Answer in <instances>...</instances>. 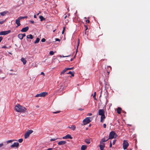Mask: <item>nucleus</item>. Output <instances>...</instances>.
I'll return each instance as SVG.
<instances>
[{"label": "nucleus", "instance_id": "1", "mask_svg": "<svg viewBox=\"0 0 150 150\" xmlns=\"http://www.w3.org/2000/svg\"><path fill=\"white\" fill-rule=\"evenodd\" d=\"M15 109L18 112H23L26 111V109L23 106L19 104H17L15 107Z\"/></svg>", "mask_w": 150, "mask_h": 150}, {"label": "nucleus", "instance_id": "2", "mask_svg": "<svg viewBox=\"0 0 150 150\" xmlns=\"http://www.w3.org/2000/svg\"><path fill=\"white\" fill-rule=\"evenodd\" d=\"M98 115L101 116L100 117V122H103L105 118V111L103 109H100L98 111Z\"/></svg>", "mask_w": 150, "mask_h": 150}, {"label": "nucleus", "instance_id": "3", "mask_svg": "<svg viewBox=\"0 0 150 150\" xmlns=\"http://www.w3.org/2000/svg\"><path fill=\"white\" fill-rule=\"evenodd\" d=\"M27 18V16H20L18 17L16 21V23L17 24L18 26L20 25V20H21L22 19H23L25 18Z\"/></svg>", "mask_w": 150, "mask_h": 150}, {"label": "nucleus", "instance_id": "4", "mask_svg": "<svg viewBox=\"0 0 150 150\" xmlns=\"http://www.w3.org/2000/svg\"><path fill=\"white\" fill-rule=\"evenodd\" d=\"M129 145V144L127 140H124L123 143V147L124 150L126 149Z\"/></svg>", "mask_w": 150, "mask_h": 150}, {"label": "nucleus", "instance_id": "5", "mask_svg": "<svg viewBox=\"0 0 150 150\" xmlns=\"http://www.w3.org/2000/svg\"><path fill=\"white\" fill-rule=\"evenodd\" d=\"M48 94V93L46 92H44L41 93H40L37 94L35 96V97H44Z\"/></svg>", "mask_w": 150, "mask_h": 150}, {"label": "nucleus", "instance_id": "6", "mask_svg": "<svg viewBox=\"0 0 150 150\" xmlns=\"http://www.w3.org/2000/svg\"><path fill=\"white\" fill-rule=\"evenodd\" d=\"M90 117H86L83 121V123L84 125H86L88 123H89L91 122L90 120Z\"/></svg>", "mask_w": 150, "mask_h": 150}, {"label": "nucleus", "instance_id": "7", "mask_svg": "<svg viewBox=\"0 0 150 150\" xmlns=\"http://www.w3.org/2000/svg\"><path fill=\"white\" fill-rule=\"evenodd\" d=\"M116 135V133L113 131L111 132L109 134V139H112L114 138L115 135Z\"/></svg>", "mask_w": 150, "mask_h": 150}, {"label": "nucleus", "instance_id": "8", "mask_svg": "<svg viewBox=\"0 0 150 150\" xmlns=\"http://www.w3.org/2000/svg\"><path fill=\"white\" fill-rule=\"evenodd\" d=\"M10 30L2 31L0 32V35H5L8 34L11 32Z\"/></svg>", "mask_w": 150, "mask_h": 150}, {"label": "nucleus", "instance_id": "9", "mask_svg": "<svg viewBox=\"0 0 150 150\" xmlns=\"http://www.w3.org/2000/svg\"><path fill=\"white\" fill-rule=\"evenodd\" d=\"M100 148V150H103L105 147V144L103 142L101 141L100 142V144L99 145Z\"/></svg>", "mask_w": 150, "mask_h": 150}, {"label": "nucleus", "instance_id": "10", "mask_svg": "<svg viewBox=\"0 0 150 150\" xmlns=\"http://www.w3.org/2000/svg\"><path fill=\"white\" fill-rule=\"evenodd\" d=\"M62 138L64 139H72V137H71V135L69 134H67L66 136L63 137Z\"/></svg>", "mask_w": 150, "mask_h": 150}, {"label": "nucleus", "instance_id": "11", "mask_svg": "<svg viewBox=\"0 0 150 150\" xmlns=\"http://www.w3.org/2000/svg\"><path fill=\"white\" fill-rule=\"evenodd\" d=\"M67 143V142L65 141H62L59 142L58 144L59 145H63Z\"/></svg>", "mask_w": 150, "mask_h": 150}, {"label": "nucleus", "instance_id": "12", "mask_svg": "<svg viewBox=\"0 0 150 150\" xmlns=\"http://www.w3.org/2000/svg\"><path fill=\"white\" fill-rule=\"evenodd\" d=\"M19 146V143L18 142H15L13 144L11 145V148H13L14 147H18Z\"/></svg>", "mask_w": 150, "mask_h": 150}, {"label": "nucleus", "instance_id": "13", "mask_svg": "<svg viewBox=\"0 0 150 150\" xmlns=\"http://www.w3.org/2000/svg\"><path fill=\"white\" fill-rule=\"evenodd\" d=\"M68 128L71 129L73 130L74 131L76 129V127L75 125H73L71 127L69 126L68 127Z\"/></svg>", "mask_w": 150, "mask_h": 150}, {"label": "nucleus", "instance_id": "14", "mask_svg": "<svg viewBox=\"0 0 150 150\" xmlns=\"http://www.w3.org/2000/svg\"><path fill=\"white\" fill-rule=\"evenodd\" d=\"M28 30V26L23 28L21 30V31L23 32H25Z\"/></svg>", "mask_w": 150, "mask_h": 150}, {"label": "nucleus", "instance_id": "15", "mask_svg": "<svg viewBox=\"0 0 150 150\" xmlns=\"http://www.w3.org/2000/svg\"><path fill=\"white\" fill-rule=\"evenodd\" d=\"M122 110V109L120 107H118L117 108V112L118 114H120L121 112V110Z\"/></svg>", "mask_w": 150, "mask_h": 150}, {"label": "nucleus", "instance_id": "16", "mask_svg": "<svg viewBox=\"0 0 150 150\" xmlns=\"http://www.w3.org/2000/svg\"><path fill=\"white\" fill-rule=\"evenodd\" d=\"M87 146L85 145H83L81 147V150H85L87 148Z\"/></svg>", "mask_w": 150, "mask_h": 150}, {"label": "nucleus", "instance_id": "17", "mask_svg": "<svg viewBox=\"0 0 150 150\" xmlns=\"http://www.w3.org/2000/svg\"><path fill=\"white\" fill-rule=\"evenodd\" d=\"M21 60L23 62L24 64H26L27 61L25 58H21Z\"/></svg>", "mask_w": 150, "mask_h": 150}, {"label": "nucleus", "instance_id": "18", "mask_svg": "<svg viewBox=\"0 0 150 150\" xmlns=\"http://www.w3.org/2000/svg\"><path fill=\"white\" fill-rule=\"evenodd\" d=\"M109 139V138H108V139H106V137H104L103 138H102L100 141L104 142H107V141H108V140Z\"/></svg>", "mask_w": 150, "mask_h": 150}, {"label": "nucleus", "instance_id": "19", "mask_svg": "<svg viewBox=\"0 0 150 150\" xmlns=\"http://www.w3.org/2000/svg\"><path fill=\"white\" fill-rule=\"evenodd\" d=\"M24 138L27 139L28 138V131H27L24 134Z\"/></svg>", "mask_w": 150, "mask_h": 150}, {"label": "nucleus", "instance_id": "20", "mask_svg": "<svg viewBox=\"0 0 150 150\" xmlns=\"http://www.w3.org/2000/svg\"><path fill=\"white\" fill-rule=\"evenodd\" d=\"M8 13L7 11H4L0 13V14L2 16H4L6 14Z\"/></svg>", "mask_w": 150, "mask_h": 150}, {"label": "nucleus", "instance_id": "21", "mask_svg": "<svg viewBox=\"0 0 150 150\" xmlns=\"http://www.w3.org/2000/svg\"><path fill=\"white\" fill-rule=\"evenodd\" d=\"M85 142L87 144H89L91 142L90 140L88 139H85Z\"/></svg>", "mask_w": 150, "mask_h": 150}, {"label": "nucleus", "instance_id": "22", "mask_svg": "<svg viewBox=\"0 0 150 150\" xmlns=\"http://www.w3.org/2000/svg\"><path fill=\"white\" fill-rule=\"evenodd\" d=\"M18 37L21 40L23 39V37L22 34H19L18 35Z\"/></svg>", "mask_w": 150, "mask_h": 150}, {"label": "nucleus", "instance_id": "23", "mask_svg": "<svg viewBox=\"0 0 150 150\" xmlns=\"http://www.w3.org/2000/svg\"><path fill=\"white\" fill-rule=\"evenodd\" d=\"M67 74H70L71 75V76H74V72H71L69 71V72L67 73Z\"/></svg>", "mask_w": 150, "mask_h": 150}, {"label": "nucleus", "instance_id": "24", "mask_svg": "<svg viewBox=\"0 0 150 150\" xmlns=\"http://www.w3.org/2000/svg\"><path fill=\"white\" fill-rule=\"evenodd\" d=\"M67 70L66 69V68H65L62 71L61 73V75L62 74H63L65 73L66 71Z\"/></svg>", "mask_w": 150, "mask_h": 150}, {"label": "nucleus", "instance_id": "25", "mask_svg": "<svg viewBox=\"0 0 150 150\" xmlns=\"http://www.w3.org/2000/svg\"><path fill=\"white\" fill-rule=\"evenodd\" d=\"M40 40V39L38 38H37L35 41L34 42V43L36 44L38 43L39 42Z\"/></svg>", "mask_w": 150, "mask_h": 150}, {"label": "nucleus", "instance_id": "26", "mask_svg": "<svg viewBox=\"0 0 150 150\" xmlns=\"http://www.w3.org/2000/svg\"><path fill=\"white\" fill-rule=\"evenodd\" d=\"M39 18L40 20V21H42L43 20L45 19L44 18L41 16H39Z\"/></svg>", "mask_w": 150, "mask_h": 150}, {"label": "nucleus", "instance_id": "27", "mask_svg": "<svg viewBox=\"0 0 150 150\" xmlns=\"http://www.w3.org/2000/svg\"><path fill=\"white\" fill-rule=\"evenodd\" d=\"M107 68H108V70L109 71H111L112 68L110 66H108Z\"/></svg>", "mask_w": 150, "mask_h": 150}, {"label": "nucleus", "instance_id": "28", "mask_svg": "<svg viewBox=\"0 0 150 150\" xmlns=\"http://www.w3.org/2000/svg\"><path fill=\"white\" fill-rule=\"evenodd\" d=\"M10 46L7 47L6 46H4L2 47V48H10Z\"/></svg>", "mask_w": 150, "mask_h": 150}, {"label": "nucleus", "instance_id": "29", "mask_svg": "<svg viewBox=\"0 0 150 150\" xmlns=\"http://www.w3.org/2000/svg\"><path fill=\"white\" fill-rule=\"evenodd\" d=\"M54 54V52L53 51H50V55H52Z\"/></svg>", "mask_w": 150, "mask_h": 150}, {"label": "nucleus", "instance_id": "30", "mask_svg": "<svg viewBox=\"0 0 150 150\" xmlns=\"http://www.w3.org/2000/svg\"><path fill=\"white\" fill-rule=\"evenodd\" d=\"M33 132V131L32 130H29V135Z\"/></svg>", "mask_w": 150, "mask_h": 150}, {"label": "nucleus", "instance_id": "31", "mask_svg": "<svg viewBox=\"0 0 150 150\" xmlns=\"http://www.w3.org/2000/svg\"><path fill=\"white\" fill-rule=\"evenodd\" d=\"M29 38H30L31 39H32L33 38V36L31 35L30 34V35H29Z\"/></svg>", "mask_w": 150, "mask_h": 150}, {"label": "nucleus", "instance_id": "32", "mask_svg": "<svg viewBox=\"0 0 150 150\" xmlns=\"http://www.w3.org/2000/svg\"><path fill=\"white\" fill-rule=\"evenodd\" d=\"M96 92H95L94 93V95L93 96V98H94V99L95 100H96Z\"/></svg>", "mask_w": 150, "mask_h": 150}, {"label": "nucleus", "instance_id": "33", "mask_svg": "<svg viewBox=\"0 0 150 150\" xmlns=\"http://www.w3.org/2000/svg\"><path fill=\"white\" fill-rule=\"evenodd\" d=\"M23 141V139H20L18 140V142L20 143L22 142Z\"/></svg>", "mask_w": 150, "mask_h": 150}, {"label": "nucleus", "instance_id": "34", "mask_svg": "<svg viewBox=\"0 0 150 150\" xmlns=\"http://www.w3.org/2000/svg\"><path fill=\"white\" fill-rule=\"evenodd\" d=\"M57 139H58L57 138H54L52 139H50V140L51 141H54L56 140H57Z\"/></svg>", "mask_w": 150, "mask_h": 150}, {"label": "nucleus", "instance_id": "35", "mask_svg": "<svg viewBox=\"0 0 150 150\" xmlns=\"http://www.w3.org/2000/svg\"><path fill=\"white\" fill-rule=\"evenodd\" d=\"M65 27H64V26L63 27V30L62 32V34H64V32L65 31Z\"/></svg>", "mask_w": 150, "mask_h": 150}, {"label": "nucleus", "instance_id": "36", "mask_svg": "<svg viewBox=\"0 0 150 150\" xmlns=\"http://www.w3.org/2000/svg\"><path fill=\"white\" fill-rule=\"evenodd\" d=\"M74 69V67H71V68H66V69H67V70H72L73 69Z\"/></svg>", "mask_w": 150, "mask_h": 150}, {"label": "nucleus", "instance_id": "37", "mask_svg": "<svg viewBox=\"0 0 150 150\" xmlns=\"http://www.w3.org/2000/svg\"><path fill=\"white\" fill-rule=\"evenodd\" d=\"M70 54H69V55H67V56H62L61 55H60V57H70Z\"/></svg>", "mask_w": 150, "mask_h": 150}, {"label": "nucleus", "instance_id": "38", "mask_svg": "<svg viewBox=\"0 0 150 150\" xmlns=\"http://www.w3.org/2000/svg\"><path fill=\"white\" fill-rule=\"evenodd\" d=\"M60 112H61L60 111H56V112H53V113H54V114H57V113H59Z\"/></svg>", "mask_w": 150, "mask_h": 150}, {"label": "nucleus", "instance_id": "39", "mask_svg": "<svg viewBox=\"0 0 150 150\" xmlns=\"http://www.w3.org/2000/svg\"><path fill=\"white\" fill-rule=\"evenodd\" d=\"M14 141V140H8L6 142L7 143H9L10 142H12Z\"/></svg>", "mask_w": 150, "mask_h": 150}, {"label": "nucleus", "instance_id": "40", "mask_svg": "<svg viewBox=\"0 0 150 150\" xmlns=\"http://www.w3.org/2000/svg\"><path fill=\"white\" fill-rule=\"evenodd\" d=\"M45 41H46V40L44 38H43L41 40V42H45Z\"/></svg>", "mask_w": 150, "mask_h": 150}, {"label": "nucleus", "instance_id": "41", "mask_svg": "<svg viewBox=\"0 0 150 150\" xmlns=\"http://www.w3.org/2000/svg\"><path fill=\"white\" fill-rule=\"evenodd\" d=\"M79 39H78V45H77V49H76V53L77 52V49H78V47L79 45Z\"/></svg>", "mask_w": 150, "mask_h": 150}, {"label": "nucleus", "instance_id": "42", "mask_svg": "<svg viewBox=\"0 0 150 150\" xmlns=\"http://www.w3.org/2000/svg\"><path fill=\"white\" fill-rule=\"evenodd\" d=\"M4 146L3 143H0V148Z\"/></svg>", "mask_w": 150, "mask_h": 150}, {"label": "nucleus", "instance_id": "43", "mask_svg": "<svg viewBox=\"0 0 150 150\" xmlns=\"http://www.w3.org/2000/svg\"><path fill=\"white\" fill-rule=\"evenodd\" d=\"M86 23H90V21L89 20H87L86 21Z\"/></svg>", "mask_w": 150, "mask_h": 150}, {"label": "nucleus", "instance_id": "44", "mask_svg": "<svg viewBox=\"0 0 150 150\" xmlns=\"http://www.w3.org/2000/svg\"><path fill=\"white\" fill-rule=\"evenodd\" d=\"M116 140H113V145H114V144H115V142H116Z\"/></svg>", "mask_w": 150, "mask_h": 150}, {"label": "nucleus", "instance_id": "45", "mask_svg": "<svg viewBox=\"0 0 150 150\" xmlns=\"http://www.w3.org/2000/svg\"><path fill=\"white\" fill-rule=\"evenodd\" d=\"M60 41V40L58 38H56L55 39V41Z\"/></svg>", "mask_w": 150, "mask_h": 150}, {"label": "nucleus", "instance_id": "46", "mask_svg": "<svg viewBox=\"0 0 150 150\" xmlns=\"http://www.w3.org/2000/svg\"><path fill=\"white\" fill-rule=\"evenodd\" d=\"M4 22V21H0V24H2Z\"/></svg>", "mask_w": 150, "mask_h": 150}, {"label": "nucleus", "instance_id": "47", "mask_svg": "<svg viewBox=\"0 0 150 150\" xmlns=\"http://www.w3.org/2000/svg\"><path fill=\"white\" fill-rule=\"evenodd\" d=\"M3 39V37L1 36L0 37V42H1Z\"/></svg>", "mask_w": 150, "mask_h": 150}, {"label": "nucleus", "instance_id": "48", "mask_svg": "<svg viewBox=\"0 0 150 150\" xmlns=\"http://www.w3.org/2000/svg\"><path fill=\"white\" fill-rule=\"evenodd\" d=\"M103 127L104 128H105L106 127V124H103Z\"/></svg>", "mask_w": 150, "mask_h": 150}, {"label": "nucleus", "instance_id": "49", "mask_svg": "<svg viewBox=\"0 0 150 150\" xmlns=\"http://www.w3.org/2000/svg\"><path fill=\"white\" fill-rule=\"evenodd\" d=\"M92 115V114L91 113H88L87 114V115H88V116H91Z\"/></svg>", "mask_w": 150, "mask_h": 150}, {"label": "nucleus", "instance_id": "50", "mask_svg": "<svg viewBox=\"0 0 150 150\" xmlns=\"http://www.w3.org/2000/svg\"><path fill=\"white\" fill-rule=\"evenodd\" d=\"M52 148H49L48 149H45V150H52Z\"/></svg>", "mask_w": 150, "mask_h": 150}, {"label": "nucleus", "instance_id": "51", "mask_svg": "<svg viewBox=\"0 0 150 150\" xmlns=\"http://www.w3.org/2000/svg\"><path fill=\"white\" fill-rule=\"evenodd\" d=\"M22 36H23V37L25 36V33L22 34Z\"/></svg>", "mask_w": 150, "mask_h": 150}, {"label": "nucleus", "instance_id": "52", "mask_svg": "<svg viewBox=\"0 0 150 150\" xmlns=\"http://www.w3.org/2000/svg\"><path fill=\"white\" fill-rule=\"evenodd\" d=\"M30 22L32 23H34V21H30Z\"/></svg>", "mask_w": 150, "mask_h": 150}, {"label": "nucleus", "instance_id": "53", "mask_svg": "<svg viewBox=\"0 0 150 150\" xmlns=\"http://www.w3.org/2000/svg\"><path fill=\"white\" fill-rule=\"evenodd\" d=\"M85 27L86 28V30L88 29V27L87 25H85Z\"/></svg>", "mask_w": 150, "mask_h": 150}, {"label": "nucleus", "instance_id": "54", "mask_svg": "<svg viewBox=\"0 0 150 150\" xmlns=\"http://www.w3.org/2000/svg\"><path fill=\"white\" fill-rule=\"evenodd\" d=\"M78 110H79L81 111V110H83V109L82 108H80L78 109Z\"/></svg>", "mask_w": 150, "mask_h": 150}, {"label": "nucleus", "instance_id": "55", "mask_svg": "<svg viewBox=\"0 0 150 150\" xmlns=\"http://www.w3.org/2000/svg\"><path fill=\"white\" fill-rule=\"evenodd\" d=\"M41 74L43 75L44 76L45 75V74L42 72H41Z\"/></svg>", "mask_w": 150, "mask_h": 150}, {"label": "nucleus", "instance_id": "56", "mask_svg": "<svg viewBox=\"0 0 150 150\" xmlns=\"http://www.w3.org/2000/svg\"><path fill=\"white\" fill-rule=\"evenodd\" d=\"M112 146V144L111 143V142H110V147H111Z\"/></svg>", "mask_w": 150, "mask_h": 150}, {"label": "nucleus", "instance_id": "57", "mask_svg": "<svg viewBox=\"0 0 150 150\" xmlns=\"http://www.w3.org/2000/svg\"><path fill=\"white\" fill-rule=\"evenodd\" d=\"M110 71L108 70H107V73L108 74V75H109L110 73Z\"/></svg>", "mask_w": 150, "mask_h": 150}, {"label": "nucleus", "instance_id": "58", "mask_svg": "<svg viewBox=\"0 0 150 150\" xmlns=\"http://www.w3.org/2000/svg\"><path fill=\"white\" fill-rule=\"evenodd\" d=\"M67 17V15H66L64 17V19H66V18Z\"/></svg>", "mask_w": 150, "mask_h": 150}, {"label": "nucleus", "instance_id": "59", "mask_svg": "<svg viewBox=\"0 0 150 150\" xmlns=\"http://www.w3.org/2000/svg\"><path fill=\"white\" fill-rule=\"evenodd\" d=\"M73 59H74V58L71 59H70V61H72L73 60Z\"/></svg>", "mask_w": 150, "mask_h": 150}, {"label": "nucleus", "instance_id": "60", "mask_svg": "<svg viewBox=\"0 0 150 150\" xmlns=\"http://www.w3.org/2000/svg\"><path fill=\"white\" fill-rule=\"evenodd\" d=\"M34 18H36V16L35 15H34Z\"/></svg>", "mask_w": 150, "mask_h": 150}, {"label": "nucleus", "instance_id": "61", "mask_svg": "<svg viewBox=\"0 0 150 150\" xmlns=\"http://www.w3.org/2000/svg\"><path fill=\"white\" fill-rule=\"evenodd\" d=\"M26 37H27V38H28V35H27V36Z\"/></svg>", "mask_w": 150, "mask_h": 150}, {"label": "nucleus", "instance_id": "62", "mask_svg": "<svg viewBox=\"0 0 150 150\" xmlns=\"http://www.w3.org/2000/svg\"><path fill=\"white\" fill-rule=\"evenodd\" d=\"M106 137V139H108L107 138V137Z\"/></svg>", "mask_w": 150, "mask_h": 150}, {"label": "nucleus", "instance_id": "63", "mask_svg": "<svg viewBox=\"0 0 150 150\" xmlns=\"http://www.w3.org/2000/svg\"><path fill=\"white\" fill-rule=\"evenodd\" d=\"M89 127L91 126V124H90V125H89Z\"/></svg>", "mask_w": 150, "mask_h": 150}, {"label": "nucleus", "instance_id": "64", "mask_svg": "<svg viewBox=\"0 0 150 150\" xmlns=\"http://www.w3.org/2000/svg\"><path fill=\"white\" fill-rule=\"evenodd\" d=\"M67 10L68 11H69V8H67Z\"/></svg>", "mask_w": 150, "mask_h": 150}]
</instances>
